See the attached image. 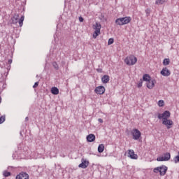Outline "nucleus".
I'll list each match as a JSON object with an SVG mask.
<instances>
[{
    "label": "nucleus",
    "instance_id": "f8f14e48",
    "mask_svg": "<svg viewBox=\"0 0 179 179\" xmlns=\"http://www.w3.org/2000/svg\"><path fill=\"white\" fill-rule=\"evenodd\" d=\"M81 162H82L78 165V167H80V169H87V166H89V161L83 159Z\"/></svg>",
    "mask_w": 179,
    "mask_h": 179
},
{
    "label": "nucleus",
    "instance_id": "20e7f679",
    "mask_svg": "<svg viewBox=\"0 0 179 179\" xmlns=\"http://www.w3.org/2000/svg\"><path fill=\"white\" fill-rule=\"evenodd\" d=\"M93 29L94 32L93 34V38H97L98 36H100V30H101V24L99 22H96L93 25Z\"/></svg>",
    "mask_w": 179,
    "mask_h": 179
},
{
    "label": "nucleus",
    "instance_id": "a878e982",
    "mask_svg": "<svg viewBox=\"0 0 179 179\" xmlns=\"http://www.w3.org/2000/svg\"><path fill=\"white\" fill-rule=\"evenodd\" d=\"M173 162L176 164L179 163V155H177L173 158Z\"/></svg>",
    "mask_w": 179,
    "mask_h": 179
},
{
    "label": "nucleus",
    "instance_id": "7ed1b4c3",
    "mask_svg": "<svg viewBox=\"0 0 179 179\" xmlns=\"http://www.w3.org/2000/svg\"><path fill=\"white\" fill-rule=\"evenodd\" d=\"M168 168L167 166L162 165L161 166H158L154 169V173H159V175L163 176H166V173H167Z\"/></svg>",
    "mask_w": 179,
    "mask_h": 179
},
{
    "label": "nucleus",
    "instance_id": "4468645a",
    "mask_svg": "<svg viewBox=\"0 0 179 179\" xmlns=\"http://www.w3.org/2000/svg\"><path fill=\"white\" fill-rule=\"evenodd\" d=\"M171 74V73L170 72V70L167 69V67H164L161 71V75H162V76H170Z\"/></svg>",
    "mask_w": 179,
    "mask_h": 179
},
{
    "label": "nucleus",
    "instance_id": "ddd939ff",
    "mask_svg": "<svg viewBox=\"0 0 179 179\" xmlns=\"http://www.w3.org/2000/svg\"><path fill=\"white\" fill-rule=\"evenodd\" d=\"M16 179H29V174L26 172H21L20 174L17 175Z\"/></svg>",
    "mask_w": 179,
    "mask_h": 179
},
{
    "label": "nucleus",
    "instance_id": "393cba45",
    "mask_svg": "<svg viewBox=\"0 0 179 179\" xmlns=\"http://www.w3.org/2000/svg\"><path fill=\"white\" fill-rule=\"evenodd\" d=\"M158 106H159V107H163V106H164V101L159 100L158 101Z\"/></svg>",
    "mask_w": 179,
    "mask_h": 179
},
{
    "label": "nucleus",
    "instance_id": "423d86ee",
    "mask_svg": "<svg viewBox=\"0 0 179 179\" xmlns=\"http://www.w3.org/2000/svg\"><path fill=\"white\" fill-rule=\"evenodd\" d=\"M131 134L132 135L134 141H138V139L141 138V131L138 129H133L131 131Z\"/></svg>",
    "mask_w": 179,
    "mask_h": 179
},
{
    "label": "nucleus",
    "instance_id": "58836bf2",
    "mask_svg": "<svg viewBox=\"0 0 179 179\" xmlns=\"http://www.w3.org/2000/svg\"><path fill=\"white\" fill-rule=\"evenodd\" d=\"M38 169H40V166H38Z\"/></svg>",
    "mask_w": 179,
    "mask_h": 179
},
{
    "label": "nucleus",
    "instance_id": "cd10ccee",
    "mask_svg": "<svg viewBox=\"0 0 179 179\" xmlns=\"http://www.w3.org/2000/svg\"><path fill=\"white\" fill-rule=\"evenodd\" d=\"M143 83V80L142 79L140 80L139 83L137 85L138 87H142V84Z\"/></svg>",
    "mask_w": 179,
    "mask_h": 179
},
{
    "label": "nucleus",
    "instance_id": "b1692460",
    "mask_svg": "<svg viewBox=\"0 0 179 179\" xmlns=\"http://www.w3.org/2000/svg\"><path fill=\"white\" fill-rule=\"evenodd\" d=\"M3 176L4 177H9V176H10V172H8V171H4L3 172Z\"/></svg>",
    "mask_w": 179,
    "mask_h": 179
},
{
    "label": "nucleus",
    "instance_id": "a211bd4d",
    "mask_svg": "<svg viewBox=\"0 0 179 179\" xmlns=\"http://www.w3.org/2000/svg\"><path fill=\"white\" fill-rule=\"evenodd\" d=\"M51 93H52V94H55V95L59 94V90H58L56 87H52L51 88Z\"/></svg>",
    "mask_w": 179,
    "mask_h": 179
},
{
    "label": "nucleus",
    "instance_id": "39448f33",
    "mask_svg": "<svg viewBox=\"0 0 179 179\" xmlns=\"http://www.w3.org/2000/svg\"><path fill=\"white\" fill-rule=\"evenodd\" d=\"M24 20V16H22L19 20V15L17 14H15L14 16L12 18V22L14 24H16V23H19L20 27H22L23 26V22Z\"/></svg>",
    "mask_w": 179,
    "mask_h": 179
},
{
    "label": "nucleus",
    "instance_id": "aec40b11",
    "mask_svg": "<svg viewBox=\"0 0 179 179\" xmlns=\"http://www.w3.org/2000/svg\"><path fill=\"white\" fill-rule=\"evenodd\" d=\"M98 152L99 153H103L104 152V144H100L98 146Z\"/></svg>",
    "mask_w": 179,
    "mask_h": 179
},
{
    "label": "nucleus",
    "instance_id": "4be33fe9",
    "mask_svg": "<svg viewBox=\"0 0 179 179\" xmlns=\"http://www.w3.org/2000/svg\"><path fill=\"white\" fill-rule=\"evenodd\" d=\"M163 65L167 66V65H170V59H164L163 61Z\"/></svg>",
    "mask_w": 179,
    "mask_h": 179
},
{
    "label": "nucleus",
    "instance_id": "c9c22d12",
    "mask_svg": "<svg viewBox=\"0 0 179 179\" xmlns=\"http://www.w3.org/2000/svg\"><path fill=\"white\" fill-rule=\"evenodd\" d=\"M36 171H37L38 173H41V171H43V170L37 169Z\"/></svg>",
    "mask_w": 179,
    "mask_h": 179
},
{
    "label": "nucleus",
    "instance_id": "e433bc0d",
    "mask_svg": "<svg viewBox=\"0 0 179 179\" xmlns=\"http://www.w3.org/2000/svg\"><path fill=\"white\" fill-rule=\"evenodd\" d=\"M25 121H29V117H27L25 118Z\"/></svg>",
    "mask_w": 179,
    "mask_h": 179
},
{
    "label": "nucleus",
    "instance_id": "7c9ffc66",
    "mask_svg": "<svg viewBox=\"0 0 179 179\" xmlns=\"http://www.w3.org/2000/svg\"><path fill=\"white\" fill-rule=\"evenodd\" d=\"M38 86V82H36L34 83V85H33L34 89H36V87H37Z\"/></svg>",
    "mask_w": 179,
    "mask_h": 179
},
{
    "label": "nucleus",
    "instance_id": "f03ea898",
    "mask_svg": "<svg viewBox=\"0 0 179 179\" xmlns=\"http://www.w3.org/2000/svg\"><path fill=\"white\" fill-rule=\"evenodd\" d=\"M124 62L126 65H129V66H131L132 65H135V64L138 62V59L134 55H130L125 58Z\"/></svg>",
    "mask_w": 179,
    "mask_h": 179
},
{
    "label": "nucleus",
    "instance_id": "4c0bfd02",
    "mask_svg": "<svg viewBox=\"0 0 179 179\" xmlns=\"http://www.w3.org/2000/svg\"><path fill=\"white\" fill-rule=\"evenodd\" d=\"M36 78H38V75L36 76Z\"/></svg>",
    "mask_w": 179,
    "mask_h": 179
},
{
    "label": "nucleus",
    "instance_id": "412c9836",
    "mask_svg": "<svg viewBox=\"0 0 179 179\" xmlns=\"http://www.w3.org/2000/svg\"><path fill=\"white\" fill-rule=\"evenodd\" d=\"M164 2H167V0H156L155 5H163Z\"/></svg>",
    "mask_w": 179,
    "mask_h": 179
},
{
    "label": "nucleus",
    "instance_id": "f257e3e1",
    "mask_svg": "<svg viewBox=\"0 0 179 179\" xmlns=\"http://www.w3.org/2000/svg\"><path fill=\"white\" fill-rule=\"evenodd\" d=\"M131 20H132V18H131V17H120L116 19L115 23L118 26H124V24H128V23L131 22Z\"/></svg>",
    "mask_w": 179,
    "mask_h": 179
},
{
    "label": "nucleus",
    "instance_id": "0eeeda50",
    "mask_svg": "<svg viewBox=\"0 0 179 179\" xmlns=\"http://www.w3.org/2000/svg\"><path fill=\"white\" fill-rule=\"evenodd\" d=\"M171 158V155L169 152H166L163 155V156L157 157V162H169V160Z\"/></svg>",
    "mask_w": 179,
    "mask_h": 179
},
{
    "label": "nucleus",
    "instance_id": "473e14b6",
    "mask_svg": "<svg viewBox=\"0 0 179 179\" xmlns=\"http://www.w3.org/2000/svg\"><path fill=\"white\" fill-rule=\"evenodd\" d=\"M78 19H79V22H83L84 20L83 17H79Z\"/></svg>",
    "mask_w": 179,
    "mask_h": 179
},
{
    "label": "nucleus",
    "instance_id": "dca6fc26",
    "mask_svg": "<svg viewBox=\"0 0 179 179\" xmlns=\"http://www.w3.org/2000/svg\"><path fill=\"white\" fill-rule=\"evenodd\" d=\"M86 139L87 142H94V141H96V136L93 134H89L87 136Z\"/></svg>",
    "mask_w": 179,
    "mask_h": 179
},
{
    "label": "nucleus",
    "instance_id": "ea45409f",
    "mask_svg": "<svg viewBox=\"0 0 179 179\" xmlns=\"http://www.w3.org/2000/svg\"><path fill=\"white\" fill-rule=\"evenodd\" d=\"M178 155H179V152H178Z\"/></svg>",
    "mask_w": 179,
    "mask_h": 179
},
{
    "label": "nucleus",
    "instance_id": "6ab92c4d",
    "mask_svg": "<svg viewBox=\"0 0 179 179\" xmlns=\"http://www.w3.org/2000/svg\"><path fill=\"white\" fill-rule=\"evenodd\" d=\"M143 80H144V82H149L150 80V76H149L148 74H144L143 76Z\"/></svg>",
    "mask_w": 179,
    "mask_h": 179
},
{
    "label": "nucleus",
    "instance_id": "9b49d317",
    "mask_svg": "<svg viewBox=\"0 0 179 179\" xmlns=\"http://www.w3.org/2000/svg\"><path fill=\"white\" fill-rule=\"evenodd\" d=\"M128 157H130V159H133L134 160H136L138 159V155L135 154V151H134V150H129Z\"/></svg>",
    "mask_w": 179,
    "mask_h": 179
},
{
    "label": "nucleus",
    "instance_id": "72a5a7b5",
    "mask_svg": "<svg viewBox=\"0 0 179 179\" xmlns=\"http://www.w3.org/2000/svg\"><path fill=\"white\" fill-rule=\"evenodd\" d=\"M98 121H99V122H100V124H103V119L99 118V119H98Z\"/></svg>",
    "mask_w": 179,
    "mask_h": 179
},
{
    "label": "nucleus",
    "instance_id": "2f4dec72",
    "mask_svg": "<svg viewBox=\"0 0 179 179\" xmlns=\"http://www.w3.org/2000/svg\"><path fill=\"white\" fill-rule=\"evenodd\" d=\"M96 71H97V72H99V73H101V72H103V69H97Z\"/></svg>",
    "mask_w": 179,
    "mask_h": 179
},
{
    "label": "nucleus",
    "instance_id": "1a4fd4ad",
    "mask_svg": "<svg viewBox=\"0 0 179 179\" xmlns=\"http://www.w3.org/2000/svg\"><path fill=\"white\" fill-rule=\"evenodd\" d=\"M162 124L163 125H165V127H166L167 129H170V128H171V126L173 125V120L170 119H164L162 120Z\"/></svg>",
    "mask_w": 179,
    "mask_h": 179
},
{
    "label": "nucleus",
    "instance_id": "2eb2a0df",
    "mask_svg": "<svg viewBox=\"0 0 179 179\" xmlns=\"http://www.w3.org/2000/svg\"><path fill=\"white\" fill-rule=\"evenodd\" d=\"M155 83H156V81H155V80H150L149 81L147 82L146 85H147V87L148 89H152L155 87Z\"/></svg>",
    "mask_w": 179,
    "mask_h": 179
},
{
    "label": "nucleus",
    "instance_id": "f704fd0d",
    "mask_svg": "<svg viewBox=\"0 0 179 179\" xmlns=\"http://www.w3.org/2000/svg\"><path fill=\"white\" fill-rule=\"evenodd\" d=\"M8 64H12V59H8Z\"/></svg>",
    "mask_w": 179,
    "mask_h": 179
},
{
    "label": "nucleus",
    "instance_id": "9d476101",
    "mask_svg": "<svg viewBox=\"0 0 179 179\" xmlns=\"http://www.w3.org/2000/svg\"><path fill=\"white\" fill-rule=\"evenodd\" d=\"M94 92L96 94H104L106 88L104 86H99L95 88Z\"/></svg>",
    "mask_w": 179,
    "mask_h": 179
},
{
    "label": "nucleus",
    "instance_id": "6e6552de",
    "mask_svg": "<svg viewBox=\"0 0 179 179\" xmlns=\"http://www.w3.org/2000/svg\"><path fill=\"white\" fill-rule=\"evenodd\" d=\"M170 111L165 110L163 113H159L158 114V118L159 120H167L170 118Z\"/></svg>",
    "mask_w": 179,
    "mask_h": 179
},
{
    "label": "nucleus",
    "instance_id": "5701e85b",
    "mask_svg": "<svg viewBox=\"0 0 179 179\" xmlns=\"http://www.w3.org/2000/svg\"><path fill=\"white\" fill-rule=\"evenodd\" d=\"M52 66H53V68H55V69H56L57 71L59 69V67L58 66V64H57V62H54L52 63Z\"/></svg>",
    "mask_w": 179,
    "mask_h": 179
},
{
    "label": "nucleus",
    "instance_id": "c756f323",
    "mask_svg": "<svg viewBox=\"0 0 179 179\" xmlns=\"http://www.w3.org/2000/svg\"><path fill=\"white\" fill-rule=\"evenodd\" d=\"M145 13H146L147 16H149V15H150V9L147 8L145 10Z\"/></svg>",
    "mask_w": 179,
    "mask_h": 179
},
{
    "label": "nucleus",
    "instance_id": "bb28decb",
    "mask_svg": "<svg viewBox=\"0 0 179 179\" xmlns=\"http://www.w3.org/2000/svg\"><path fill=\"white\" fill-rule=\"evenodd\" d=\"M113 43H114V39L113 38H110L108 39V45H111V44H113Z\"/></svg>",
    "mask_w": 179,
    "mask_h": 179
},
{
    "label": "nucleus",
    "instance_id": "f3484780",
    "mask_svg": "<svg viewBox=\"0 0 179 179\" xmlns=\"http://www.w3.org/2000/svg\"><path fill=\"white\" fill-rule=\"evenodd\" d=\"M101 80L103 83H108L110 82V76L105 75L101 78Z\"/></svg>",
    "mask_w": 179,
    "mask_h": 179
},
{
    "label": "nucleus",
    "instance_id": "c85d7f7f",
    "mask_svg": "<svg viewBox=\"0 0 179 179\" xmlns=\"http://www.w3.org/2000/svg\"><path fill=\"white\" fill-rule=\"evenodd\" d=\"M3 122H5V116H1L0 117V124H3Z\"/></svg>",
    "mask_w": 179,
    "mask_h": 179
}]
</instances>
